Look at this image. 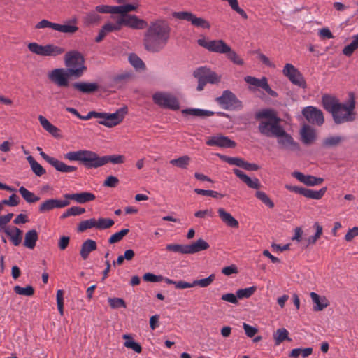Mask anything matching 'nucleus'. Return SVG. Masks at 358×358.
I'll return each mask as SVG.
<instances>
[{
	"instance_id": "nucleus-1",
	"label": "nucleus",
	"mask_w": 358,
	"mask_h": 358,
	"mask_svg": "<svg viewBox=\"0 0 358 358\" xmlns=\"http://www.w3.org/2000/svg\"><path fill=\"white\" fill-rule=\"evenodd\" d=\"M67 69L57 68L49 71L48 79L59 87H69V78H80L87 70L83 55L77 50L69 51L64 56Z\"/></svg>"
},
{
	"instance_id": "nucleus-2",
	"label": "nucleus",
	"mask_w": 358,
	"mask_h": 358,
	"mask_svg": "<svg viewBox=\"0 0 358 358\" xmlns=\"http://www.w3.org/2000/svg\"><path fill=\"white\" fill-rule=\"evenodd\" d=\"M171 27L164 20H158L150 23L144 36L145 49L151 52H159L167 45Z\"/></svg>"
},
{
	"instance_id": "nucleus-3",
	"label": "nucleus",
	"mask_w": 358,
	"mask_h": 358,
	"mask_svg": "<svg viewBox=\"0 0 358 358\" xmlns=\"http://www.w3.org/2000/svg\"><path fill=\"white\" fill-rule=\"evenodd\" d=\"M322 102L324 108L331 114L335 124H341L355 120V101L353 95L350 96L347 103H342L336 97L324 94Z\"/></svg>"
},
{
	"instance_id": "nucleus-4",
	"label": "nucleus",
	"mask_w": 358,
	"mask_h": 358,
	"mask_svg": "<svg viewBox=\"0 0 358 358\" xmlns=\"http://www.w3.org/2000/svg\"><path fill=\"white\" fill-rule=\"evenodd\" d=\"M255 117L261 120L258 125L259 133L266 137H275L283 128L280 125L281 119L278 117L276 112L273 109H263L256 113Z\"/></svg>"
},
{
	"instance_id": "nucleus-5",
	"label": "nucleus",
	"mask_w": 358,
	"mask_h": 358,
	"mask_svg": "<svg viewBox=\"0 0 358 358\" xmlns=\"http://www.w3.org/2000/svg\"><path fill=\"white\" fill-rule=\"evenodd\" d=\"M209 247V244L206 241L199 238L196 242L189 245L167 244L166 250L179 254H194L207 250Z\"/></svg>"
},
{
	"instance_id": "nucleus-6",
	"label": "nucleus",
	"mask_w": 358,
	"mask_h": 358,
	"mask_svg": "<svg viewBox=\"0 0 358 358\" xmlns=\"http://www.w3.org/2000/svg\"><path fill=\"white\" fill-rule=\"evenodd\" d=\"M193 75L198 80V91L203 90L207 83L217 84L221 80V76L206 66L197 68L194 70Z\"/></svg>"
},
{
	"instance_id": "nucleus-7",
	"label": "nucleus",
	"mask_w": 358,
	"mask_h": 358,
	"mask_svg": "<svg viewBox=\"0 0 358 358\" xmlns=\"http://www.w3.org/2000/svg\"><path fill=\"white\" fill-rule=\"evenodd\" d=\"M27 47L29 50L31 52L43 57H57L65 52L64 48L50 43L42 45L37 43L32 42L29 43Z\"/></svg>"
},
{
	"instance_id": "nucleus-8",
	"label": "nucleus",
	"mask_w": 358,
	"mask_h": 358,
	"mask_svg": "<svg viewBox=\"0 0 358 358\" xmlns=\"http://www.w3.org/2000/svg\"><path fill=\"white\" fill-rule=\"evenodd\" d=\"M155 104L163 108L177 110L180 108L178 99L172 94L165 92H157L152 95Z\"/></svg>"
},
{
	"instance_id": "nucleus-9",
	"label": "nucleus",
	"mask_w": 358,
	"mask_h": 358,
	"mask_svg": "<svg viewBox=\"0 0 358 358\" xmlns=\"http://www.w3.org/2000/svg\"><path fill=\"white\" fill-rule=\"evenodd\" d=\"M215 101L225 110H240L243 108L242 102L228 90L223 91L222 95L215 99Z\"/></svg>"
},
{
	"instance_id": "nucleus-10",
	"label": "nucleus",
	"mask_w": 358,
	"mask_h": 358,
	"mask_svg": "<svg viewBox=\"0 0 358 358\" xmlns=\"http://www.w3.org/2000/svg\"><path fill=\"white\" fill-rule=\"evenodd\" d=\"M174 18L186 20L190 22L193 26L197 28L207 29H209L210 28V24L206 20L199 17L194 13L188 11H180V12H174L172 14Z\"/></svg>"
},
{
	"instance_id": "nucleus-11",
	"label": "nucleus",
	"mask_w": 358,
	"mask_h": 358,
	"mask_svg": "<svg viewBox=\"0 0 358 358\" xmlns=\"http://www.w3.org/2000/svg\"><path fill=\"white\" fill-rule=\"evenodd\" d=\"M197 43L209 52L218 54H225L230 50V46L222 39L207 41L205 38H199Z\"/></svg>"
},
{
	"instance_id": "nucleus-12",
	"label": "nucleus",
	"mask_w": 358,
	"mask_h": 358,
	"mask_svg": "<svg viewBox=\"0 0 358 358\" xmlns=\"http://www.w3.org/2000/svg\"><path fill=\"white\" fill-rule=\"evenodd\" d=\"M282 73L294 85L303 89L306 88L307 85L303 76L293 64H286L283 68Z\"/></svg>"
},
{
	"instance_id": "nucleus-13",
	"label": "nucleus",
	"mask_w": 358,
	"mask_h": 358,
	"mask_svg": "<svg viewBox=\"0 0 358 358\" xmlns=\"http://www.w3.org/2000/svg\"><path fill=\"white\" fill-rule=\"evenodd\" d=\"M128 109L127 106H123L117 109L113 113H104V117L98 122L100 124L104 125L107 127L111 128L119 124L124 118L125 115L127 113Z\"/></svg>"
},
{
	"instance_id": "nucleus-14",
	"label": "nucleus",
	"mask_w": 358,
	"mask_h": 358,
	"mask_svg": "<svg viewBox=\"0 0 358 358\" xmlns=\"http://www.w3.org/2000/svg\"><path fill=\"white\" fill-rule=\"evenodd\" d=\"M38 151H40V155L49 164L53 166L57 171L61 173H72L77 170V167L74 166L67 165L63 162L45 154L40 147L36 148Z\"/></svg>"
},
{
	"instance_id": "nucleus-15",
	"label": "nucleus",
	"mask_w": 358,
	"mask_h": 358,
	"mask_svg": "<svg viewBox=\"0 0 358 358\" xmlns=\"http://www.w3.org/2000/svg\"><path fill=\"white\" fill-rule=\"evenodd\" d=\"M285 188L290 192L303 195L308 199L315 200L322 199L327 192V187H322L320 190H313L301 187L285 185Z\"/></svg>"
},
{
	"instance_id": "nucleus-16",
	"label": "nucleus",
	"mask_w": 358,
	"mask_h": 358,
	"mask_svg": "<svg viewBox=\"0 0 358 358\" xmlns=\"http://www.w3.org/2000/svg\"><path fill=\"white\" fill-rule=\"evenodd\" d=\"M302 114L306 120L312 124L321 126L324 122L323 113L320 109L314 106H307L302 110Z\"/></svg>"
},
{
	"instance_id": "nucleus-17",
	"label": "nucleus",
	"mask_w": 358,
	"mask_h": 358,
	"mask_svg": "<svg viewBox=\"0 0 358 358\" xmlns=\"http://www.w3.org/2000/svg\"><path fill=\"white\" fill-rule=\"evenodd\" d=\"M275 137L277 138V142L282 149L289 150H298L299 149V143L294 140L290 134L285 131L284 128Z\"/></svg>"
},
{
	"instance_id": "nucleus-18",
	"label": "nucleus",
	"mask_w": 358,
	"mask_h": 358,
	"mask_svg": "<svg viewBox=\"0 0 358 358\" xmlns=\"http://www.w3.org/2000/svg\"><path fill=\"white\" fill-rule=\"evenodd\" d=\"M82 164L87 169H96L103 166V156L97 153L85 150Z\"/></svg>"
},
{
	"instance_id": "nucleus-19",
	"label": "nucleus",
	"mask_w": 358,
	"mask_h": 358,
	"mask_svg": "<svg viewBox=\"0 0 358 358\" xmlns=\"http://www.w3.org/2000/svg\"><path fill=\"white\" fill-rule=\"evenodd\" d=\"M70 204L69 201L57 199H48L43 201L38 206V211L41 213H45L55 208H63Z\"/></svg>"
},
{
	"instance_id": "nucleus-20",
	"label": "nucleus",
	"mask_w": 358,
	"mask_h": 358,
	"mask_svg": "<svg viewBox=\"0 0 358 358\" xmlns=\"http://www.w3.org/2000/svg\"><path fill=\"white\" fill-rule=\"evenodd\" d=\"M119 20L122 27L126 26L134 29H143L147 26L145 20L134 15L120 16Z\"/></svg>"
},
{
	"instance_id": "nucleus-21",
	"label": "nucleus",
	"mask_w": 358,
	"mask_h": 358,
	"mask_svg": "<svg viewBox=\"0 0 358 358\" xmlns=\"http://www.w3.org/2000/svg\"><path fill=\"white\" fill-rule=\"evenodd\" d=\"M206 144L209 146H218L220 148H234L236 143L224 136H214L210 137L207 141Z\"/></svg>"
},
{
	"instance_id": "nucleus-22",
	"label": "nucleus",
	"mask_w": 358,
	"mask_h": 358,
	"mask_svg": "<svg viewBox=\"0 0 358 358\" xmlns=\"http://www.w3.org/2000/svg\"><path fill=\"white\" fill-rule=\"evenodd\" d=\"M122 29L119 17L116 20L115 23L107 22L100 29L97 36L95 38L96 43H100L105 36L109 33L120 31Z\"/></svg>"
},
{
	"instance_id": "nucleus-23",
	"label": "nucleus",
	"mask_w": 358,
	"mask_h": 358,
	"mask_svg": "<svg viewBox=\"0 0 358 358\" xmlns=\"http://www.w3.org/2000/svg\"><path fill=\"white\" fill-rule=\"evenodd\" d=\"M292 176L301 182L310 187L319 185L324 181V179L322 178H317L311 175H304L299 171L293 172Z\"/></svg>"
},
{
	"instance_id": "nucleus-24",
	"label": "nucleus",
	"mask_w": 358,
	"mask_h": 358,
	"mask_svg": "<svg viewBox=\"0 0 358 358\" xmlns=\"http://www.w3.org/2000/svg\"><path fill=\"white\" fill-rule=\"evenodd\" d=\"M64 197L68 201L71 199L78 203H85L87 202L94 201L96 198L94 194L87 192H82L75 194H65Z\"/></svg>"
},
{
	"instance_id": "nucleus-25",
	"label": "nucleus",
	"mask_w": 358,
	"mask_h": 358,
	"mask_svg": "<svg viewBox=\"0 0 358 358\" xmlns=\"http://www.w3.org/2000/svg\"><path fill=\"white\" fill-rule=\"evenodd\" d=\"M233 172L238 178H239L244 183H245L248 187L255 189H258L260 188L261 184L258 178H251L242 171L238 169H234Z\"/></svg>"
},
{
	"instance_id": "nucleus-26",
	"label": "nucleus",
	"mask_w": 358,
	"mask_h": 358,
	"mask_svg": "<svg viewBox=\"0 0 358 358\" xmlns=\"http://www.w3.org/2000/svg\"><path fill=\"white\" fill-rule=\"evenodd\" d=\"M71 85L73 89L84 94H90L99 89V85L96 83L76 82Z\"/></svg>"
},
{
	"instance_id": "nucleus-27",
	"label": "nucleus",
	"mask_w": 358,
	"mask_h": 358,
	"mask_svg": "<svg viewBox=\"0 0 358 358\" xmlns=\"http://www.w3.org/2000/svg\"><path fill=\"white\" fill-rule=\"evenodd\" d=\"M8 236L10 237V240L11 243L15 245H19L22 239V231L19 228L10 226L9 228H7L5 231H3Z\"/></svg>"
},
{
	"instance_id": "nucleus-28",
	"label": "nucleus",
	"mask_w": 358,
	"mask_h": 358,
	"mask_svg": "<svg viewBox=\"0 0 358 358\" xmlns=\"http://www.w3.org/2000/svg\"><path fill=\"white\" fill-rule=\"evenodd\" d=\"M97 245L95 241L92 239H87L81 245L80 255L83 259L85 260L88 258L90 252L96 250Z\"/></svg>"
},
{
	"instance_id": "nucleus-29",
	"label": "nucleus",
	"mask_w": 358,
	"mask_h": 358,
	"mask_svg": "<svg viewBox=\"0 0 358 358\" xmlns=\"http://www.w3.org/2000/svg\"><path fill=\"white\" fill-rule=\"evenodd\" d=\"M217 213L222 221L228 227L233 228L238 227L239 224L238 220H236L229 213L227 212L224 208H218Z\"/></svg>"
},
{
	"instance_id": "nucleus-30",
	"label": "nucleus",
	"mask_w": 358,
	"mask_h": 358,
	"mask_svg": "<svg viewBox=\"0 0 358 358\" xmlns=\"http://www.w3.org/2000/svg\"><path fill=\"white\" fill-rule=\"evenodd\" d=\"M301 140L306 145L312 143L315 139V131L308 125L303 127L301 131Z\"/></svg>"
},
{
	"instance_id": "nucleus-31",
	"label": "nucleus",
	"mask_w": 358,
	"mask_h": 358,
	"mask_svg": "<svg viewBox=\"0 0 358 358\" xmlns=\"http://www.w3.org/2000/svg\"><path fill=\"white\" fill-rule=\"evenodd\" d=\"M310 297L312 299L313 302L315 304L313 306V310L315 311H321L324 308L328 306L329 303L327 301V299L323 296L320 297L315 292H311L310 293Z\"/></svg>"
},
{
	"instance_id": "nucleus-32",
	"label": "nucleus",
	"mask_w": 358,
	"mask_h": 358,
	"mask_svg": "<svg viewBox=\"0 0 358 358\" xmlns=\"http://www.w3.org/2000/svg\"><path fill=\"white\" fill-rule=\"evenodd\" d=\"M38 238V236L36 230H29L25 234L24 245L29 249H34Z\"/></svg>"
},
{
	"instance_id": "nucleus-33",
	"label": "nucleus",
	"mask_w": 358,
	"mask_h": 358,
	"mask_svg": "<svg viewBox=\"0 0 358 358\" xmlns=\"http://www.w3.org/2000/svg\"><path fill=\"white\" fill-rule=\"evenodd\" d=\"M184 115H189L195 117H209L215 115V112L200 108H186L182 110Z\"/></svg>"
},
{
	"instance_id": "nucleus-34",
	"label": "nucleus",
	"mask_w": 358,
	"mask_h": 358,
	"mask_svg": "<svg viewBox=\"0 0 358 358\" xmlns=\"http://www.w3.org/2000/svg\"><path fill=\"white\" fill-rule=\"evenodd\" d=\"M27 160L30 165L31 171L36 176L40 177L46 173L45 169L31 155H28Z\"/></svg>"
},
{
	"instance_id": "nucleus-35",
	"label": "nucleus",
	"mask_w": 358,
	"mask_h": 358,
	"mask_svg": "<svg viewBox=\"0 0 358 358\" xmlns=\"http://www.w3.org/2000/svg\"><path fill=\"white\" fill-rule=\"evenodd\" d=\"M273 338L275 345H280L285 341H292L289 337V332L285 328L278 329L273 334Z\"/></svg>"
},
{
	"instance_id": "nucleus-36",
	"label": "nucleus",
	"mask_w": 358,
	"mask_h": 358,
	"mask_svg": "<svg viewBox=\"0 0 358 358\" xmlns=\"http://www.w3.org/2000/svg\"><path fill=\"white\" fill-rule=\"evenodd\" d=\"M244 80L251 86H254L255 87H259L262 89H264L266 83H268V80L266 77H262L259 79L253 76H247L244 78Z\"/></svg>"
},
{
	"instance_id": "nucleus-37",
	"label": "nucleus",
	"mask_w": 358,
	"mask_h": 358,
	"mask_svg": "<svg viewBox=\"0 0 358 358\" xmlns=\"http://www.w3.org/2000/svg\"><path fill=\"white\" fill-rule=\"evenodd\" d=\"M122 338L123 339L125 340L124 345L126 348L131 349L137 353L141 352L142 348L141 345L138 343L136 342L129 334H124L122 336Z\"/></svg>"
},
{
	"instance_id": "nucleus-38",
	"label": "nucleus",
	"mask_w": 358,
	"mask_h": 358,
	"mask_svg": "<svg viewBox=\"0 0 358 358\" xmlns=\"http://www.w3.org/2000/svg\"><path fill=\"white\" fill-rule=\"evenodd\" d=\"M18 191L22 198L29 203H36L40 200V197L35 195L23 186L20 187Z\"/></svg>"
},
{
	"instance_id": "nucleus-39",
	"label": "nucleus",
	"mask_w": 358,
	"mask_h": 358,
	"mask_svg": "<svg viewBox=\"0 0 358 358\" xmlns=\"http://www.w3.org/2000/svg\"><path fill=\"white\" fill-rule=\"evenodd\" d=\"M344 138L340 136H331L324 138L322 141V145L324 148H332L338 145Z\"/></svg>"
},
{
	"instance_id": "nucleus-40",
	"label": "nucleus",
	"mask_w": 358,
	"mask_h": 358,
	"mask_svg": "<svg viewBox=\"0 0 358 358\" xmlns=\"http://www.w3.org/2000/svg\"><path fill=\"white\" fill-rule=\"evenodd\" d=\"M96 223L95 218H90L89 220L81 221L78 226V231L83 232L87 229H96Z\"/></svg>"
},
{
	"instance_id": "nucleus-41",
	"label": "nucleus",
	"mask_w": 358,
	"mask_h": 358,
	"mask_svg": "<svg viewBox=\"0 0 358 358\" xmlns=\"http://www.w3.org/2000/svg\"><path fill=\"white\" fill-rule=\"evenodd\" d=\"M358 48V34L352 36V42L343 49V53L345 56H351Z\"/></svg>"
},
{
	"instance_id": "nucleus-42",
	"label": "nucleus",
	"mask_w": 358,
	"mask_h": 358,
	"mask_svg": "<svg viewBox=\"0 0 358 358\" xmlns=\"http://www.w3.org/2000/svg\"><path fill=\"white\" fill-rule=\"evenodd\" d=\"M96 223L97 230H105L110 228L115 222L110 218L99 217L96 219Z\"/></svg>"
},
{
	"instance_id": "nucleus-43",
	"label": "nucleus",
	"mask_w": 358,
	"mask_h": 358,
	"mask_svg": "<svg viewBox=\"0 0 358 358\" xmlns=\"http://www.w3.org/2000/svg\"><path fill=\"white\" fill-rule=\"evenodd\" d=\"M124 157L120 155H105L103 156V166L109 162L113 164H122L124 162Z\"/></svg>"
},
{
	"instance_id": "nucleus-44",
	"label": "nucleus",
	"mask_w": 358,
	"mask_h": 358,
	"mask_svg": "<svg viewBox=\"0 0 358 358\" xmlns=\"http://www.w3.org/2000/svg\"><path fill=\"white\" fill-rule=\"evenodd\" d=\"M190 162V157L187 155H183L177 159L170 161V164L180 169H186Z\"/></svg>"
},
{
	"instance_id": "nucleus-45",
	"label": "nucleus",
	"mask_w": 358,
	"mask_h": 358,
	"mask_svg": "<svg viewBox=\"0 0 358 358\" xmlns=\"http://www.w3.org/2000/svg\"><path fill=\"white\" fill-rule=\"evenodd\" d=\"M85 150H79L77 151H71L64 155V158L69 161H79L82 163L83 157Z\"/></svg>"
},
{
	"instance_id": "nucleus-46",
	"label": "nucleus",
	"mask_w": 358,
	"mask_h": 358,
	"mask_svg": "<svg viewBox=\"0 0 358 358\" xmlns=\"http://www.w3.org/2000/svg\"><path fill=\"white\" fill-rule=\"evenodd\" d=\"M165 282L169 285H174L175 287L179 289L194 287L193 282H187L183 280L174 281L170 278H165Z\"/></svg>"
},
{
	"instance_id": "nucleus-47",
	"label": "nucleus",
	"mask_w": 358,
	"mask_h": 358,
	"mask_svg": "<svg viewBox=\"0 0 358 358\" xmlns=\"http://www.w3.org/2000/svg\"><path fill=\"white\" fill-rule=\"evenodd\" d=\"M227 59L234 64L243 66L244 64L243 59L230 47L229 51L225 53Z\"/></svg>"
},
{
	"instance_id": "nucleus-48",
	"label": "nucleus",
	"mask_w": 358,
	"mask_h": 358,
	"mask_svg": "<svg viewBox=\"0 0 358 358\" xmlns=\"http://www.w3.org/2000/svg\"><path fill=\"white\" fill-rule=\"evenodd\" d=\"M215 275L211 274L206 278L194 280L193 281V285L194 287L199 286L202 288L207 287L212 284V282L215 280Z\"/></svg>"
},
{
	"instance_id": "nucleus-49",
	"label": "nucleus",
	"mask_w": 358,
	"mask_h": 358,
	"mask_svg": "<svg viewBox=\"0 0 358 358\" xmlns=\"http://www.w3.org/2000/svg\"><path fill=\"white\" fill-rule=\"evenodd\" d=\"M256 287L252 286L245 289H240L236 291L237 297L239 299L250 297L256 291Z\"/></svg>"
},
{
	"instance_id": "nucleus-50",
	"label": "nucleus",
	"mask_w": 358,
	"mask_h": 358,
	"mask_svg": "<svg viewBox=\"0 0 358 358\" xmlns=\"http://www.w3.org/2000/svg\"><path fill=\"white\" fill-rule=\"evenodd\" d=\"M14 292L19 294L27 296H31L34 294V289L32 286L27 285L26 287H22L19 285L14 287Z\"/></svg>"
},
{
	"instance_id": "nucleus-51",
	"label": "nucleus",
	"mask_w": 358,
	"mask_h": 358,
	"mask_svg": "<svg viewBox=\"0 0 358 358\" xmlns=\"http://www.w3.org/2000/svg\"><path fill=\"white\" fill-rule=\"evenodd\" d=\"M129 61L130 64L136 69H145L144 62L136 54H130L129 56Z\"/></svg>"
},
{
	"instance_id": "nucleus-52",
	"label": "nucleus",
	"mask_w": 358,
	"mask_h": 358,
	"mask_svg": "<svg viewBox=\"0 0 358 358\" xmlns=\"http://www.w3.org/2000/svg\"><path fill=\"white\" fill-rule=\"evenodd\" d=\"M101 20V16L95 11H91L85 17V23L87 25L94 24Z\"/></svg>"
},
{
	"instance_id": "nucleus-53",
	"label": "nucleus",
	"mask_w": 358,
	"mask_h": 358,
	"mask_svg": "<svg viewBox=\"0 0 358 358\" xmlns=\"http://www.w3.org/2000/svg\"><path fill=\"white\" fill-rule=\"evenodd\" d=\"M255 196L268 208H273L274 207V203L270 199V198L265 192L262 191H257L255 193Z\"/></svg>"
},
{
	"instance_id": "nucleus-54",
	"label": "nucleus",
	"mask_w": 358,
	"mask_h": 358,
	"mask_svg": "<svg viewBox=\"0 0 358 358\" xmlns=\"http://www.w3.org/2000/svg\"><path fill=\"white\" fill-rule=\"evenodd\" d=\"M129 232V229H123L121 231L113 234L108 239V243L110 244H113L120 241Z\"/></svg>"
},
{
	"instance_id": "nucleus-55",
	"label": "nucleus",
	"mask_w": 358,
	"mask_h": 358,
	"mask_svg": "<svg viewBox=\"0 0 358 358\" xmlns=\"http://www.w3.org/2000/svg\"><path fill=\"white\" fill-rule=\"evenodd\" d=\"M78 29V27L75 25L59 24L57 23L55 31H58L62 33L73 34L77 31Z\"/></svg>"
},
{
	"instance_id": "nucleus-56",
	"label": "nucleus",
	"mask_w": 358,
	"mask_h": 358,
	"mask_svg": "<svg viewBox=\"0 0 358 358\" xmlns=\"http://www.w3.org/2000/svg\"><path fill=\"white\" fill-rule=\"evenodd\" d=\"M218 156L220 157L221 159L227 162L228 164L231 165H236L237 166L242 168L244 159L240 157H232L221 155H218Z\"/></svg>"
},
{
	"instance_id": "nucleus-57",
	"label": "nucleus",
	"mask_w": 358,
	"mask_h": 358,
	"mask_svg": "<svg viewBox=\"0 0 358 358\" xmlns=\"http://www.w3.org/2000/svg\"><path fill=\"white\" fill-rule=\"evenodd\" d=\"M165 278L161 275H157L151 273H146L143 275V279L146 282H159L162 281L165 282Z\"/></svg>"
},
{
	"instance_id": "nucleus-58",
	"label": "nucleus",
	"mask_w": 358,
	"mask_h": 358,
	"mask_svg": "<svg viewBox=\"0 0 358 358\" xmlns=\"http://www.w3.org/2000/svg\"><path fill=\"white\" fill-rule=\"evenodd\" d=\"M13 213H10L5 215L0 216V231H5L10 226H6L13 217Z\"/></svg>"
},
{
	"instance_id": "nucleus-59",
	"label": "nucleus",
	"mask_w": 358,
	"mask_h": 358,
	"mask_svg": "<svg viewBox=\"0 0 358 358\" xmlns=\"http://www.w3.org/2000/svg\"><path fill=\"white\" fill-rule=\"evenodd\" d=\"M194 192H196L198 194L203 195V196H211L213 198H222L224 196L223 194H221L218 193L216 191L213 190H206L202 189H195Z\"/></svg>"
},
{
	"instance_id": "nucleus-60",
	"label": "nucleus",
	"mask_w": 358,
	"mask_h": 358,
	"mask_svg": "<svg viewBox=\"0 0 358 358\" xmlns=\"http://www.w3.org/2000/svg\"><path fill=\"white\" fill-rule=\"evenodd\" d=\"M108 301L112 308H126L125 301L122 299L109 298Z\"/></svg>"
},
{
	"instance_id": "nucleus-61",
	"label": "nucleus",
	"mask_w": 358,
	"mask_h": 358,
	"mask_svg": "<svg viewBox=\"0 0 358 358\" xmlns=\"http://www.w3.org/2000/svg\"><path fill=\"white\" fill-rule=\"evenodd\" d=\"M19 203H20V198L15 194H11L9 196L8 199L2 200V203H5V205L9 206H17L19 204Z\"/></svg>"
},
{
	"instance_id": "nucleus-62",
	"label": "nucleus",
	"mask_w": 358,
	"mask_h": 358,
	"mask_svg": "<svg viewBox=\"0 0 358 358\" xmlns=\"http://www.w3.org/2000/svg\"><path fill=\"white\" fill-rule=\"evenodd\" d=\"M57 23H54L48 21V20H42L38 23H37L35 26L36 29H44V28H51L53 30L56 29Z\"/></svg>"
},
{
	"instance_id": "nucleus-63",
	"label": "nucleus",
	"mask_w": 358,
	"mask_h": 358,
	"mask_svg": "<svg viewBox=\"0 0 358 358\" xmlns=\"http://www.w3.org/2000/svg\"><path fill=\"white\" fill-rule=\"evenodd\" d=\"M119 184V179L113 176H109L106 178L103 182L104 187H115Z\"/></svg>"
},
{
	"instance_id": "nucleus-64",
	"label": "nucleus",
	"mask_w": 358,
	"mask_h": 358,
	"mask_svg": "<svg viewBox=\"0 0 358 358\" xmlns=\"http://www.w3.org/2000/svg\"><path fill=\"white\" fill-rule=\"evenodd\" d=\"M358 236V227H354L350 229L345 236V239L348 242H350L352 239Z\"/></svg>"
}]
</instances>
